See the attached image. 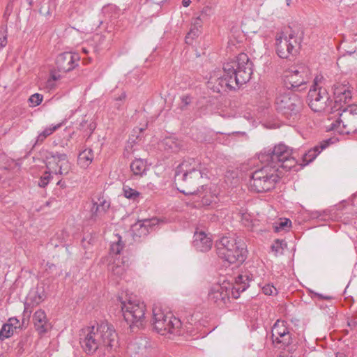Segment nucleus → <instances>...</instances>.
Returning a JSON list of instances; mask_svg holds the SVG:
<instances>
[{"instance_id":"1","label":"nucleus","mask_w":357,"mask_h":357,"mask_svg":"<svg viewBox=\"0 0 357 357\" xmlns=\"http://www.w3.org/2000/svg\"><path fill=\"white\" fill-rule=\"evenodd\" d=\"M252 67L253 63L248 56L241 53L236 59L224 63L222 75L211 76L208 86L217 93L236 90L250 79Z\"/></svg>"},{"instance_id":"2","label":"nucleus","mask_w":357,"mask_h":357,"mask_svg":"<svg viewBox=\"0 0 357 357\" xmlns=\"http://www.w3.org/2000/svg\"><path fill=\"white\" fill-rule=\"evenodd\" d=\"M79 342L83 351L89 355L98 350L105 354H112L119 347L117 333L113 326L107 321L80 330Z\"/></svg>"},{"instance_id":"3","label":"nucleus","mask_w":357,"mask_h":357,"mask_svg":"<svg viewBox=\"0 0 357 357\" xmlns=\"http://www.w3.org/2000/svg\"><path fill=\"white\" fill-rule=\"evenodd\" d=\"M204 174L201 162L194 158H188L176 168L175 185L184 195H195L199 191V187H203L201 180Z\"/></svg>"},{"instance_id":"4","label":"nucleus","mask_w":357,"mask_h":357,"mask_svg":"<svg viewBox=\"0 0 357 357\" xmlns=\"http://www.w3.org/2000/svg\"><path fill=\"white\" fill-rule=\"evenodd\" d=\"M250 277L248 275H238L234 284L229 283L215 284L208 291V301L218 307L223 308L231 302V298H238L240 294L250 286Z\"/></svg>"},{"instance_id":"5","label":"nucleus","mask_w":357,"mask_h":357,"mask_svg":"<svg viewBox=\"0 0 357 357\" xmlns=\"http://www.w3.org/2000/svg\"><path fill=\"white\" fill-rule=\"evenodd\" d=\"M293 155L292 149L283 143L274 146L264 148L258 154L261 163L271 164L279 172L280 168L290 170L295 167L297 161Z\"/></svg>"},{"instance_id":"6","label":"nucleus","mask_w":357,"mask_h":357,"mask_svg":"<svg viewBox=\"0 0 357 357\" xmlns=\"http://www.w3.org/2000/svg\"><path fill=\"white\" fill-rule=\"evenodd\" d=\"M215 247L218 257L229 264H241L247 258L245 244L241 240L223 236L216 242Z\"/></svg>"},{"instance_id":"7","label":"nucleus","mask_w":357,"mask_h":357,"mask_svg":"<svg viewBox=\"0 0 357 357\" xmlns=\"http://www.w3.org/2000/svg\"><path fill=\"white\" fill-rule=\"evenodd\" d=\"M275 104L278 113L293 121L298 119L303 107L301 96L292 91L280 93L275 98Z\"/></svg>"},{"instance_id":"8","label":"nucleus","mask_w":357,"mask_h":357,"mask_svg":"<svg viewBox=\"0 0 357 357\" xmlns=\"http://www.w3.org/2000/svg\"><path fill=\"white\" fill-rule=\"evenodd\" d=\"M279 180L277 169L271 164H266L261 169L251 173L250 188L255 192H265L274 189Z\"/></svg>"},{"instance_id":"9","label":"nucleus","mask_w":357,"mask_h":357,"mask_svg":"<svg viewBox=\"0 0 357 357\" xmlns=\"http://www.w3.org/2000/svg\"><path fill=\"white\" fill-rule=\"evenodd\" d=\"M152 324L155 331L162 335H180L181 321L171 313L165 314L160 307H153Z\"/></svg>"},{"instance_id":"10","label":"nucleus","mask_w":357,"mask_h":357,"mask_svg":"<svg viewBox=\"0 0 357 357\" xmlns=\"http://www.w3.org/2000/svg\"><path fill=\"white\" fill-rule=\"evenodd\" d=\"M145 305L137 299L131 297L126 298L121 301V307L125 321L130 324V327L142 326L144 314Z\"/></svg>"},{"instance_id":"11","label":"nucleus","mask_w":357,"mask_h":357,"mask_svg":"<svg viewBox=\"0 0 357 357\" xmlns=\"http://www.w3.org/2000/svg\"><path fill=\"white\" fill-rule=\"evenodd\" d=\"M310 70L304 64H298L291 67L285 72L284 86L294 91H303L308 81Z\"/></svg>"},{"instance_id":"12","label":"nucleus","mask_w":357,"mask_h":357,"mask_svg":"<svg viewBox=\"0 0 357 357\" xmlns=\"http://www.w3.org/2000/svg\"><path fill=\"white\" fill-rule=\"evenodd\" d=\"M307 100L310 108L314 112L332 114L330 112L333 107L332 99L326 88L310 89Z\"/></svg>"},{"instance_id":"13","label":"nucleus","mask_w":357,"mask_h":357,"mask_svg":"<svg viewBox=\"0 0 357 357\" xmlns=\"http://www.w3.org/2000/svg\"><path fill=\"white\" fill-rule=\"evenodd\" d=\"M301 38L292 31L288 36H283L282 33L277 36L275 47L277 54L282 59H287L290 55L296 54L300 47Z\"/></svg>"},{"instance_id":"14","label":"nucleus","mask_w":357,"mask_h":357,"mask_svg":"<svg viewBox=\"0 0 357 357\" xmlns=\"http://www.w3.org/2000/svg\"><path fill=\"white\" fill-rule=\"evenodd\" d=\"M334 101H332L333 107L330 108L331 113L340 112L342 111L349 104L352 98L351 86L347 83H337L333 86Z\"/></svg>"},{"instance_id":"15","label":"nucleus","mask_w":357,"mask_h":357,"mask_svg":"<svg viewBox=\"0 0 357 357\" xmlns=\"http://www.w3.org/2000/svg\"><path fill=\"white\" fill-rule=\"evenodd\" d=\"M46 167L55 175L66 176L71 169V165L66 154L50 152L46 156Z\"/></svg>"},{"instance_id":"16","label":"nucleus","mask_w":357,"mask_h":357,"mask_svg":"<svg viewBox=\"0 0 357 357\" xmlns=\"http://www.w3.org/2000/svg\"><path fill=\"white\" fill-rule=\"evenodd\" d=\"M338 122L342 123L344 132L347 134L357 133V105H348L338 112Z\"/></svg>"},{"instance_id":"17","label":"nucleus","mask_w":357,"mask_h":357,"mask_svg":"<svg viewBox=\"0 0 357 357\" xmlns=\"http://www.w3.org/2000/svg\"><path fill=\"white\" fill-rule=\"evenodd\" d=\"M273 342L280 344V347L284 348L292 342V337L289 328L287 326V322L278 320L272 328Z\"/></svg>"},{"instance_id":"18","label":"nucleus","mask_w":357,"mask_h":357,"mask_svg":"<svg viewBox=\"0 0 357 357\" xmlns=\"http://www.w3.org/2000/svg\"><path fill=\"white\" fill-rule=\"evenodd\" d=\"M161 222H163V220L157 218L138 220L131 227L133 238L137 241V238L146 236L151 231L155 230Z\"/></svg>"},{"instance_id":"19","label":"nucleus","mask_w":357,"mask_h":357,"mask_svg":"<svg viewBox=\"0 0 357 357\" xmlns=\"http://www.w3.org/2000/svg\"><path fill=\"white\" fill-rule=\"evenodd\" d=\"M79 56L78 54L70 52L59 54L56 59V65L61 72L67 73L78 66Z\"/></svg>"},{"instance_id":"20","label":"nucleus","mask_w":357,"mask_h":357,"mask_svg":"<svg viewBox=\"0 0 357 357\" xmlns=\"http://www.w3.org/2000/svg\"><path fill=\"white\" fill-rule=\"evenodd\" d=\"M193 238L192 245L197 251L206 252L211 249L213 241L209 234L202 231H196Z\"/></svg>"},{"instance_id":"21","label":"nucleus","mask_w":357,"mask_h":357,"mask_svg":"<svg viewBox=\"0 0 357 357\" xmlns=\"http://www.w3.org/2000/svg\"><path fill=\"white\" fill-rule=\"evenodd\" d=\"M33 322L35 329L40 335L46 333L52 328L51 323L47 318L44 310H37L33 316Z\"/></svg>"},{"instance_id":"22","label":"nucleus","mask_w":357,"mask_h":357,"mask_svg":"<svg viewBox=\"0 0 357 357\" xmlns=\"http://www.w3.org/2000/svg\"><path fill=\"white\" fill-rule=\"evenodd\" d=\"M150 343L146 338H137L128 346L130 352H135L139 356H146L150 349Z\"/></svg>"},{"instance_id":"23","label":"nucleus","mask_w":357,"mask_h":357,"mask_svg":"<svg viewBox=\"0 0 357 357\" xmlns=\"http://www.w3.org/2000/svg\"><path fill=\"white\" fill-rule=\"evenodd\" d=\"M332 144L331 139H327L320 142L319 145L315 146L303 155V165H307L312 162L317 156L325 149Z\"/></svg>"},{"instance_id":"24","label":"nucleus","mask_w":357,"mask_h":357,"mask_svg":"<svg viewBox=\"0 0 357 357\" xmlns=\"http://www.w3.org/2000/svg\"><path fill=\"white\" fill-rule=\"evenodd\" d=\"M45 299L43 292H39L38 290H33L28 294L24 303V312H31L33 307L39 305Z\"/></svg>"},{"instance_id":"25","label":"nucleus","mask_w":357,"mask_h":357,"mask_svg":"<svg viewBox=\"0 0 357 357\" xmlns=\"http://www.w3.org/2000/svg\"><path fill=\"white\" fill-rule=\"evenodd\" d=\"M110 207V202L104 199H99L94 202L91 208V218L96 220L103 215Z\"/></svg>"},{"instance_id":"26","label":"nucleus","mask_w":357,"mask_h":357,"mask_svg":"<svg viewBox=\"0 0 357 357\" xmlns=\"http://www.w3.org/2000/svg\"><path fill=\"white\" fill-rule=\"evenodd\" d=\"M130 168L132 176L135 177H142L146 174V172L149 169L146 161L141 158H137L133 160L130 163Z\"/></svg>"},{"instance_id":"27","label":"nucleus","mask_w":357,"mask_h":357,"mask_svg":"<svg viewBox=\"0 0 357 357\" xmlns=\"http://www.w3.org/2000/svg\"><path fill=\"white\" fill-rule=\"evenodd\" d=\"M61 126L62 123H58L56 125H50L45 128L43 131L38 133L33 146L42 144L47 137L60 128Z\"/></svg>"},{"instance_id":"28","label":"nucleus","mask_w":357,"mask_h":357,"mask_svg":"<svg viewBox=\"0 0 357 357\" xmlns=\"http://www.w3.org/2000/svg\"><path fill=\"white\" fill-rule=\"evenodd\" d=\"M93 159V152L92 149H85L79 153L77 158V164L82 168H86L89 166Z\"/></svg>"},{"instance_id":"29","label":"nucleus","mask_w":357,"mask_h":357,"mask_svg":"<svg viewBox=\"0 0 357 357\" xmlns=\"http://www.w3.org/2000/svg\"><path fill=\"white\" fill-rule=\"evenodd\" d=\"M102 13L105 17L112 20L119 17L121 10L116 6L109 4L102 8Z\"/></svg>"},{"instance_id":"30","label":"nucleus","mask_w":357,"mask_h":357,"mask_svg":"<svg viewBox=\"0 0 357 357\" xmlns=\"http://www.w3.org/2000/svg\"><path fill=\"white\" fill-rule=\"evenodd\" d=\"M17 328V326H13L12 324H4L0 330V340L10 337Z\"/></svg>"},{"instance_id":"31","label":"nucleus","mask_w":357,"mask_h":357,"mask_svg":"<svg viewBox=\"0 0 357 357\" xmlns=\"http://www.w3.org/2000/svg\"><path fill=\"white\" fill-rule=\"evenodd\" d=\"M116 240H115L110 247V252L114 255L120 254L121 251L124 247V244L122 242L121 236L119 234L116 235Z\"/></svg>"},{"instance_id":"32","label":"nucleus","mask_w":357,"mask_h":357,"mask_svg":"<svg viewBox=\"0 0 357 357\" xmlns=\"http://www.w3.org/2000/svg\"><path fill=\"white\" fill-rule=\"evenodd\" d=\"M123 192L125 197L132 201H137L140 195V193L138 191L131 188L128 185H123Z\"/></svg>"},{"instance_id":"33","label":"nucleus","mask_w":357,"mask_h":357,"mask_svg":"<svg viewBox=\"0 0 357 357\" xmlns=\"http://www.w3.org/2000/svg\"><path fill=\"white\" fill-rule=\"evenodd\" d=\"M125 270L126 268L124 265L119 264V261H114L109 266V271L114 275H116L117 277H121L123 275Z\"/></svg>"},{"instance_id":"34","label":"nucleus","mask_w":357,"mask_h":357,"mask_svg":"<svg viewBox=\"0 0 357 357\" xmlns=\"http://www.w3.org/2000/svg\"><path fill=\"white\" fill-rule=\"evenodd\" d=\"M164 144L167 146V149H169L172 152H177L181 149L180 142L172 138L166 139L164 142Z\"/></svg>"},{"instance_id":"35","label":"nucleus","mask_w":357,"mask_h":357,"mask_svg":"<svg viewBox=\"0 0 357 357\" xmlns=\"http://www.w3.org/2000/svg\"><path fill=\"white\" fill-rule=\"evenodd\" d=\"M96 128V124L93 122L88 123L87 120H82L79 123V129L87 132L86 135L89 137Z\"/></svg>"},{"instance_id":"36","label":"nucleus","mask_w":357,"mask_h":357,"mask_svg":"<svg viewBox=\"0 0 357 357\" xmlns=\"http://www.w3.org/2000/svg\"><path fill=\"white\" fill-rule=\"evenodd\" d=\"M43 100V96L42 94L36 93L29 97V102L31 107H36L42 102Z\"/></svg>"},{"instance_id":"37","label":"nucleus","mask_w":357,"mask_h":357,"mask_svg":"<svg viewBox=\"0 0 357 357\" xmlns=\"http://www.w3.org/2000/svg\"><path fill=\"white\" fill-rule=\"evenodd\" d=\"M52 174L54 173L50 172V170L46 171L44 174L40 177L38 181V185L42 188H45L50 182L52 178Z\"/></svg>"},{"instance_id":"38","label":"nucleus","mask_w":357,"mask_h":357,"mask_svg":"<svg viewBox=\"0 0 357 357\" xmlns=\"http://www.w3.org/2000/svg\"><path fill=\"white\" fill-rule=\"evenodd\" d=\"M283 243H284L283 241L276 239L272 244L271 248L272 252H273L275 254V255H277L278 254H281L282 252Z\"/></svg>"},{"instance_id":"39","label":"nucleus","mask_w":357,"mask_h":357,"mask_svg":"<svg viewBox=\"0 0 357 357\" xmlns=\"http://www.w3.org/2000/svg\"><path fill=\"white\" fill-rule=\"evenodd\" d=\"M199 30L197 28H193L190 30L185 36V43L187 44H191L194 38L198 36Z\"/></svg>"},{"instance_id":"40","label":"nucleus","mask_w":357,"mask_h":357,"mask_svg":"<svg viewBox=\"0 0 357 357\" xmlns=\"http://www.w3.org/2000/svg\"><path fill=\"white\" fill-rule=\"evenodd\" d=\"M39 13L40 15L48 17L52 14L51 8L49 2L44 3L39 8Z\"/></svg>"},{"instance_id":"41","label":"nucleus","mask_w":357,"mask_h":357,"mask_svg":"<svg viewBox=\"0 0 357 357\" xmlns=\"http://www.w3.org/2000/svg\"><path fill=\"white\" fill-rule=\"evenodd\" d=\"M262 291L266 295H273L277 292L276 288L270 284H266L262 287Z\"/></svg>"},{"instance_id":"42","label":"nucleus","mask_w":357,"mask_h":357,"mask_svg":"<svg viewBox=\"0 0 357 357\" xmlns=\"http://www.w3.org/2000/svg\"><path fill=\"white\" fill-rule=\"evenodd\" d=\"M211 14V8L209 7H204L202 9V10L201 11V13H200L199 16L197 17V20H206Z\"/></svg>"},{"instance_id":"43","label":"nucleus","mask_w":357,"mask_h":357,"mask_svg":"<svg viewBox=\"0 0 357 357\" xmlns=\"http://www.w3.org/2000/svg\"><path fill=\"white\" fill-rule=\"evenodd\" d=\"M291 225V222L289 219L285 218L284 220H282L279 224L278 226L276 227L277 229H285L287 227H290Z\"/></svg>"},{"instance_id":"44","label":"nucleus","mask_w":357,"mask_h":357,"mask_svg":"<svg viewBox=\"0 0 357 357\" xmlns=\"http://www.w3.org/2000/svg\"><path fill=\"white\" fill-rule=\"evenodd\" d=\"M181 105L180 106L181 109H184L190 102L191 98L189 96H183L181 97Z\"/></svg>"},{"instance_id":"45","label":"nucleus","mask_w":357,"mask_h":357,"mask_svg":"<svg viewBox=\"0 0 357 357\" xmlns=\"http://www.w3.org/2000/svg\"><path fill=\"white\" fill-rule=\"evenodd\" d=\"M322 79L323 77L321 76H316L314 79L313 84L311 86L310 89H317L319 87H324L322 86Z\"/></svg>"},{"instance_id":"46","label":"nucleus","mask_w":357,"mask_h":357,"mask_svg":"<svg viewBox=\"0 0 357 357\" xmlns=\"http://www.w3.org/2000/svg\"><path fill=\"white\" fill-rule=\"evenodd\" d=\"M240 213L241 215V220L243 222V224L248 226L251 222L250 214L246 212H240Z\"/></svg>"},{"instance_id":"47","label":"nucleus","mask_w":357,"mask_h":357,"mask_svg":"<svg viewBox=\"0 0 357 357\" xmlns=\"http://www.w3.org/2000/svg\"><path fill=\"white\" fill-rule=\"evenodd\" d=\"M7 44V36L3 31H0V49L5 47Z\"/></svg>"},{"instance_id":"48","label":"nucleus","mask_w":357,"mask_h":357,"mask_svg":"<svg viewBox=\"0 0 357 357\" xmlns=\"http://www.w3.org/2000/svg\"><path fill=\"white\" fill-rule=\"evenodd\" d=\"M356 50H357V47L356 46L351 47L349 50H344V52H343L342 56H343L345 55L351 56L355 54H357Z\"/></svg>"},{"instance_id":"49","label":"nucleus","mask_w":357,"mask_h":357,"mask_svg":"<svg viewBox=\"0 0 357 357\" xmlns=\"http://www.w3.org/2000/svg\"><path fill=\"white\" fill-rule=\"evenodd\" d=\"M18 322L19 321L16 318H10L8 324H12V326H14V325L17 324Z\"/></svg>"},{"instance_id":"50","label":"nucleus","mask_w":357,"mask_h":357,"mask_svg":"<svg viewBox=\"0 0 357 357\" xmlns=\"http://www.w3.org/2000/svg\"><path fill=\"white\" fill-rule=\"evenodd\" d=\"M56 184H57V185H59L60 187H61L63 188L66 187V182L62 181L61 179L59 180Z\"/></svg>"},{"instance_id":"51","label":"nucleus","mask_w":357,"mask_h":357,"mask_svg":"<svg viewBox=\"0 0 357 357\" xmlns=\"http://www.w3.org/2000/svg\"><path fill=\"white\" fill-rule=\"evenodd\" d=\"M191 3V1L190 0H183L182 1V5L184 6V7H188L189 6V5Z\"/></svg>"},{"instance_id":"52","label":"nucleus","mask_w":357,"mask_h":357,"mask_svg":"<svg viewBox=\"0 0 357 357\" xmlns=\"http://www.w3.org/2000/svg\"><path fill=\"white\" fill-rule=\"evenodd\" d=\"M316 296H317L319 298H320L321 299H324V300H329V299H331V296H323V295L319 294H316Z\"/></svg>"},{"instance_id":"53","label":"nucleus","mask_w":357,"mask_h":357,"mask_svg":"<svg viewBox=\"0 0 357 357\" xmlns=\"http://www.w3.org/2000/svg\"><path fill=\"white\" fill-rule=\"evenodd\" d=\"M126 93H123L118 98H116V101H121L126 98Z\"/></svg>"},{"instance_id":"54","label":"nucleus","mask_w":357,"mask_h":357,"mask_svg":"<svg viewBox=\"0 0 357 357\" xmlns=\"http://www.w3.org/2000/svg\"><path fill=\"white\" fill-rule=\"evenodd\" d=\"M291 1V0H286L287 5L290 6Z\"/></svg>"},{"instance_id":"55","label":"nucleus","mask_w":357,"mask_h":357,"mask_svg":"<svg viewBox=\"0 0 357 357\" xmlns=\"http://www.w3.org/2000/svg\"><path fill=\"white\" fill-rule=\"evenodd\" d=\"M29 4L31 5L32 4V0H29Z\"/></svg>"},{"instance_id":"56","label":"nucleus","mask_w":357,"mask_h":357,"mask_svg":"<svg viewBox=\"0 0 357 357\" xmlns=\"http://www.w3.org/2000/svg\"><path fill=\"white\" fill-rule=\"evenodd\" d=\"M50 203V202H47L46 204H47V206H49Z\"/></svg>"}]
</instances>
